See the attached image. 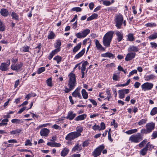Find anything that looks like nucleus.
Returning a JSON list of instances; mask_svg holds the SVG:
<instances>
[{"mask_svg":"<svg viewBox=\"0 0 157 157\" xmlns=\"http://www.w3.org/2000/svg\"><path fill=\"white\" fill-rule=\"evenodd\" d=\"M45 70V68L44 67H41L38 69L37 71V73L39 74L44 72Z\"/></svg>","mask_w":157,"mask_h":157,"instance_id":"09e8293b","label":"nucleus"},{"mask_svg":"<svg viewBox=\"0 0 157 157\" xmlns=\"http://www.w3.org/2000/svg\"><path fill=\"white\" fill-rule=\"evenodd\" d=\"M8 121L9 120L7 119H5L2 120L1 122V126L7 125Z\"/></svg>","mask_w":157,"mask_h":157,"instance_id":"de8ad7c7","label":"nucleus"},{"mask_svg":"<svg viewBox=\"0 0 157 157\" xmlns=\"http://www.w3.org/2000/svg\"><path fill=\"white\" fill-rule=\"evenodd\" d=\"M0 13L1 15L4 17L7 16L9 14L8 10L5 9H2L1 10Z\"/></svg>","mask_w":157,"mask_h":157,"instance_id":"c85d7f7f","label":"nucleus"},{"mask_svg":"<svg viewBox=\"0 0 157 157\" xmlns=\"http://www.w3.org/2000/svg\"><path fill=\"white\" fill-rule=\"evenodd\" d=\"M143 139V135H141L140 133H137L136 135L131 136L129 138V140L131 142L138 143Z\"/></svg>","mask_w":157,"mask_h":157,"instance_id":"f03ea898","label":"nucleus"},{"mask_svg":"<svg viewBox=\"0 0 157 157\" xmlns=\"http://www.w3.org/2000/svg\"><path fill=\"white\" fill-rule=\"evenodd\" d=\"M12 123L16 124H20L23 122V121L21 119H13L11 121Z\"/></svg>","mask_w":157,"mask_h":157,"instance_id":"7c9ffc66","label":"nucleus"},{"mask_svg":"<svg viewBox=\"0 0 157 157\" xmlns=\"http://www.w3.org/2000/svg\"><path fill=\"white\" fill-rule=\"evenodd\" d=\"M81 10V8L79 7H74L71 9V10L74 11L79 12Z\"/></svg>","mask_w":157,"mask_h":157,"instance_id":"680f3d73","label":"nucleus"},{"mask_svg":"<svg viewBox=\"0 0 157 157\" xmlns=\"http://www.w3.org/2000/svg\"><path fill=\"white\" fill-rule=\"evenodd\" d=\"M25 146H31L32 145V143H31L30 141L29 140H27L25 143Z\"/></svg>","mask_w":157,"mask_h":157,"instance_id":"338daca9","label":"nucleus"},{"mask_svg":"<svg viewBox=\"0 0 157 157\" xmlns=\"http://www.w3.org/2000/svg\"><path fill=\"white\" fill-rule=\"evenodd\" d=\"M81 94L83 98L85 99H86L88 98V94L85 89H82V90Z\"/></svg>","mask_w":157,"mask_h":157,"instance_id":"cd10ccee","label":"nucleus"},{"mask_svg":"<svg viewBox=\"0 0 157 157\" xmlns=\"http://www.w3.org/2000/svg\"><path fill=\"white\" fill-rule=\"evenodd\" d=\"M83 131V128L82 127H80L77 129V132H75L77 133L78 134L77 136L78 137L81 136V133Z\"/></svg>","mask_w":157,"mask_h":157,"instance_id":"49530a36","label":"nucleus"},{"mask_svg":"<svg viewBox=\"0 0 157 157\" xmlns=\"http://www.w3.org/2000/svg\"><path fill=\"white\" fill-rule=\"evenodd\" d=\"M138 130L137 129H134L128 130L126 131V133L130 135L136 132Z\"/></svg>","mask_w":157,"mask_h":157,"instance_id":"a19ab883","label":"nucleus"},{"mask_svg":"<svg viewBox=\"0 0 157 157\" xmlns=\"http://www.w3.org/2000/svg\"><path fill=\"white\" fill-rule=\"evenodd\" d=\"M114 32L113 31H109L106 33L104 36V37L107 38L109 39L112 40Z\"/></svg>","mask_w":157,"mask_h":157,"instance_id":"aec40b11","label":"nucleus"},{"mask_svg":"<svg viewBox=\"0 0 157 157\" xmlns=\"http://www.w3.org/2000/svg\"><path fill=\"white\" fill-rule=\"evenodd\" d=\"M153 86V84L151 83L146 82L141 86L142 90L144 91L151 90Z\"/></svg>","mask_w":157,"mask_h":157,"instance_id":"6e6552de","label":"nucleus"},{"mask_svg":"<svg viewBox=\"0 0 157 157\" xmlns=\"http://www.w3.org/2000/svg\"><path fill=\"white\" fill-rule=\"evenodd\" d=\"M92 129L94 130H98L100 131V126L98 125H97L95 124L93 126Z\"/></svg>","mask_w":157,"mask_h":157,"instance_id":"69168bd1","label":"nucleus"},{"mask_svg":"<svg viewBox=\"0 0 157 157\" xmlns=\"http://www.w3.org/2000/svg\"><path fill=\"white\" fill-rule=\"evenodd\" d=\"M61 44V40L59 39H58L56 40V42L54 44V47L56 48H61L60 46Z\"/></svg>","mask_w":157,"mask_h":157,"instance_id":"e433bc0d","label":"nucleus"},{"mask_svg":"<svg viewBox=\"0 0 157 157\" xmlns=\"http://www.w3.org/2000/svg\"><path fill=\"white\" fill-rule=\"evenodd\" d=\"M128 39L130 41H132L135 40L133 34L132 33L129 34L128 36Z\"/></svg>","mask_w":157,"mask_h":157,"instance_id":"37998d69","label":"nucleus"},{"mask_svg":"<svg viewBox=\"0 0 157 157\" xmlns=\"http://www.w3.org/2000/svg\"><path fill=\"white\" fill-rule=\"evenodd\" d=\"M69 150L68 148L66 147L64 148L62 151L61 155L62 157L66 156L69 153Z\"/></svg>","mask_w":157,"mask_h":157,"instance_id":"393cba45","label":"nucleus"},{"mask_svg":"<svg viewBox=\"0 0 157 157\" xmlns=\"http://www.w3.org/2000/svg\"><path fill=\"white\" fill-rule=\"evenodd\" d=\"M86 116L87 115L86 114H82L78 116L75 118V120L77 121L83 120L85 119L86 117Z\"/></svg>","mask_w":157,"mask_h":157,"instance_id":"b1692460","label":"nucleus"},{"mask_svg":"<svg viewBox=\"0 0 157 157\" xmlns=\"http://www.w3.org/2000/svg\"><path fill=\"white\" fill-rule=\"evenodd\" d=\"M151 139H155L157 137V131H154L151 135Z\"/></svg>","mask_w":157,"mask_h":157,"instance_id":"bf43d9fd","label":"nucleus"},{"mask_svg":"<svg viewBox=\"0 0 157 157\" xmlns=\"http://www.w3.org/2000/svg\"><path fill=\"white\" fill-rule=\"evenodd\" d=\"M50 33L48 34V38L49 39H54L55 36V35L54 33L52 31H50Z\"/></svg>","mask_w":157,"mask_h":157,"instance_id":"58836bf2","label":"nucleus"},{"mask_svg":"<svg viewBox=\"0 0 157 157\" xmlns=\"http://www.w3.org/2000/svg\"><path fill=\"white\" fill-rule=\"evenodd\" d=\"M85 51V48L82 49L81 51L79 52L74 57V59H77L81 57L84 54Z\"/></svg>","mask_w":157,"mask_h":157,"instance_id":"4be33fe9","label":"nucleus"},{"mask_svg":"<svg viewBox=\"0 0 157 157\" xmlns=\"http://www.w3.org/2000/svg\"><path fill=\"white\" fill-rule=\"evenodd\" d=\"M116 35L117 36V40L118 42L121 41L123 39V33L118 31L116 32Z\"/></svg>","mask_w":157,"mask_h":157,"instance_id":"6ab92c4d","label":"nucleus"},{"mask_svg":"<svg viewBox=\"0 0 157 157\" xmlns=\"http://www.w3.org/2000/svg\"><path fill=\"white\" fill-rule=\"evenodd\" d=\"M137 70H134L132 71H131L129 75H128V77H130L131 76L133 75L134 74H137Z\"/></svg>","mask_w":157,"mask_h":157,"instance_id":"e2e57ef3","label":"nucleus"},{"mask_svg":"<svg viewBox=\"0 0 157 157\" xmlns=\"http://www.w3.org/2000/svg\"><path fill=\"white\" fill-rule=\"evenodd\" d=\"M100 126L101 128H100V131L103 130L105 129V124L103 122H102L101 123Z\"/></svg>","mask_w":157,"mask_h":157,"instance_id":"0e129e2a","label":"nucleus"},{"mask_svg":"<svg viewBox=\"0 0 157 157\" xmlns=\"http://www.w3.org/2000/svg\"><path fill=\"white\" fill-rule=\"evenodd\" d=\"M81 43L80 42L78 43L76 46L74 47L72 50V52L74 53V54H75L76 52H77L79 50L81 47Z\"/></svg>","mask_w":157,"mask_h":157,"instance_id":"bb28decb","label":"nucleus"},{"mask_svg":"<svg viewBox=\"0 0 157 157\" xmlns=\"http://www.w3.org/2000/svg\"><path fill=\"white\" fill-rule=\"evenodd\" d=\"M76 114L75 113H74L73 111H70L68 112L66 118L71 121L73 120L76 117Z\"/></svg>","mask_w":157,"mask_h":157,"instance_id":"dca6fc26","label":"nucleus"},{"mask_svg":"<svg viewBox=\"0 0 157 157\" xmlns=\"http://www.w3.org/2000/svg\"><path fill=\"white\" fill-rule=\"evenodd\" d=\"M62 57L61 56L57 55L54 58L53 60L56 61L58 64L59 63L62 61Z\"/></svg>","mask_w":157,"mask_h":157,"instance_id":"2f4dec72","label":"nucleus"},{"mask_svg":"<svg viewBox=\"0 0 157 157\" xmlns=\"http://www.w3.org/2000/svg\"><path fill=\"white\" fill-rule=\"evenodd\" d=\"M10 64V59H7L6 63H2L0 65V70L2 71H6L9 69V67Z\"/></svg>","mask_w":157,"mask_h":157,"instance_id":"0eeeda50","label":"nucleus"},{"mask_svg":"<svg viewBox=\"0 0 157 157\" xmlns=\"http://www.w3.org/2000/svg\"><path fill=\"white\" fill-rule=\"evenodd\" d=\"M47 145L51 147H59L61 146V144L60 143L54 142H48L47 144Z\"/></svg>","mask_w":157,"mask_h":157,"instance_id":"5701e85b","label":"nucleus"},{"mask_svg":"<svg viewBox=\"0 0 157 157\" xmlns=\"http://www.w3.org/2000/svg\"><path fill=\"white\" fill-rule=\"evenodd\" d=\"M98 16V14L95 13H94L92 15L89 17L87 19V21H89L91 20L94 19L96 18Z\"/></svg>","mask_w":157,"mask_h":157,"instance_id":"ea45409f","label":"nucleus"},{"mask_svg":"<svg viewBox=\"0 0 157 157\" xmlns=\"http://www.w3.org/2000/svg\"><path fill=\"white\" fill-rule=\"evenodd\" d=\"M150 44L151 48H156L157 47V44L156 43L151 42Z\"/></svg>","mask_w":157,"mask_h":157,"instance_id":"774afa93","label":"nucleus"},{"mask_svg":"<svg viewBox=\"0 0 157 157\" xmlns=\"http://www.w3.org/2000/svg\"><path fill=\"white\" fill-rule=\"evenodd\" d=\"M42 47V45L41 43L38 44V45L35 48V52L37 53H39L40 51L41 48Z\"/></svg>","mask_w":157,"mask_h":157,"instance_id":"4c0bfd02","label":"nucleus"},{"mask_svg":"<svg viewBox=\"0 0 157 157\" xmlns=\"http://www.w3.org/2000/svg\"><path fill=\"white\" fill-rule=\"evenodd\" d=\"M94 41L95 42L96 46L98 49H100L103 51H104L105 50V48L101 44L99 41L98 40H95Z\"/></svg>","mask_w":157,"mask_h":157,"instance_id":"412c9836","label":"nucleus"},{"mask_svg":"<svg viewBox=\"0 0 157 157\" xmlns=\"http://www.w3.org/2000/svg\"><path fill=\"white\" fill-rule=\"evenodd\" d=\"M123 21V16L119 14L115 17V22H116V26L117 29L121 28V26L122 25Z\"/></svg>","mask_w":157,"mask_h":157,"instance_id":"20e7f679","label":"nucleus"},{"mask_svg":"<svg viewBox=\"0 0 157 157\" xmlns=\"http://www.w3.org/2000/svg\"><path fill=\"white\" fill-rule=\"evenodd\" d=\"M155 125V123L153 122L149 123L146 124L145 127L149 132L150 133L154 129Z\"/></svg>","mask_w":157,"mask_h":157,"instance_id":"f8f14e48","label":"nucleus"},{"mask_svg":"<svg viewBox=\"0 0 157 157\" xmlns=\"http://www.w3.org/2000/svg\"><path fill=\"white\" fill-rule=\"evenodd\" d=\"M23 65V63L22 62H20L19 63L16 64H12L10 68L13 71L18 72L21 70V68Z\"/></svg>","mask_w":157,"mask_h":157,"instance_id":"423d86ee","label":"nucleus"},{"mask_svg":"<svg viewBox=\"0 0 157 157\" xmlns=\"http://www.w3.org/2000/svg\"><path fill=\"white\" fill-rule=\"evenodd\" d=\"M90 144L89 141L86 140L84 141L82 143V146L83 147L87 146Z\"/></svg>","mask_w":157,"mask_h":157,"instance_id":"864d4df0","label":"nucleus"},{"mask_svg":"<svg viewBox=\"0 0 157 157\" xmlns=\"http://www.w3.org/2000/svg\"><path fill=\"white\" fill-rule=\"evenodd\" d=\"M69 88H67L66 86L65 87V89L64 90V91L65 93H68L71 91L73 90V89L71 87V88L70 86H68Z\"/></svg>","mask_w":157,"mask_h":157,"instance_id":"6e6d98bb","label":"nucleus"},{"mask_svg":"<svg viewBox=\"0 0 157 157\" xmlns=\"http://www.w3.org/2000/svg\"><path fill=\"white\" fill-rule=\"evenodd\" d=\"M101 56L104 57H108L110 59H113L115 57L114 55L109 52L101 54Z\"/></svg>","mask_w":157,"mask_h":157,"instance_id":"a211bd4d","label":"nucleus"},{"mask_svg":"<svg viewBox=\"0 0 157 157\" xmlns=\"http://www.w3.org/2000/svg\"><path fill=\"white\" fill-rule=\"evenodd\" d=\"M30 47L28 46H23L22 48V51L24 52H29Z\"/></svg>","mask_w":157,"mask_h":157,"instance_id":"8fccbe9b","label":"nucleus"},{"mask_svg":"<svg viewBox=\"0 0 157 157\" xmlns=\"http://www.w3.org/2000/svg\"><path fill=\"white\" fill-rule=\"evenodd\" d=\"M82 149L81 145H79L78 143H77L72 148V151L74 152L77 151L78 152H80Z\"/></svg>","mask_w":157,"mask_h":157,"instance_id":"f3484780","label":"nucleus"},{"mask_svg":"<svg viewBox=\"0 0 157 157\" xmlns=\"http://www.w3.org/2000/svg\"><path fill=\"white\" fill-rule=\"evenodd\" d=\"M147 142V140L145 139L141 142L138 145L139 147L141 148L143 147L146 144Z\"/></svg>","mask_w":157,"mask_h":157,"instance_id":"79ce46f5","label":"nucleus"},{"mask_svg":"<svg viewBox=\"0 0 157 157\" xmlns=\"http://www.w3.org/2000/svg\"><path fill=\"white\" fill-rule=\"evenodd\" d=\"M61 48H56L54 50H53L52 52L55 55L58 52L60 51Z\"/></svg>","mask_w":157,"mask_h":157,"instance_id":"052dcab7","label":"nucleus"},{"mask_svg":"<svg viewBox=\"0 0 157 157\" xmlns=\"http://www.w3.org/2000/svg\"><path fill=\"white\" fill-rule=\"evenodd\" d=\"M155 77V76L153 74L147 75L145 77V79L146 81H149L151 79H154Z\"/></svg>","mask_w":157,"mask_h":157,"instance_id":"c9c22d12","label":"nucleus"},{"mask_svg":"<svg viewBox=\"0 0 157 157\" xmlns=\"http://www.w3.org/2000/svg\"><path fill=\"white\" fill-rule=\"evenodd\" d=\"M11 16L12 18L15 20L18 21L19 20V16L17 13H16L13 12L11 14Z\"/></svg>","mask_w":157,"mask_h":157,"instance_id":"f704fd0d","label":"nucleus"},{"mask_svg":"<svg viewBox=\"0 0 157 157\" xmlns=\"http://www.w3.org/2000/svg\"><path fill=\"white\" fill-rule=\"evenodd\" d=\"M49 133V130L47 128L42 129L40 132V135L42 136H47Z\"/></svg>","mask_w":157,"mask_h":157,"instance_id":"2eb2a0df","label":"nucleus"},{"mask_svg":"<svg viewBox=\"0 0 157 157\" xmlns=\"http://www.w3.org/2000/svg\"><path fill=\"white\" fill-rule=\"evenodd\" d=\"M68 77V86L74 89L77 84L75 75L71 72L69 74Z\"/></svg>","mask_w":157,"mask_h":157,"instance_id":"f257e3e1","label":"nucleus"},{"mask_svg":"<svg viewBox=\"0 0 157 157\" xmlns=\"http://www.w3.org/2000/svg\"><path fill=\"white\" fill-rule=\"evenodd\" d=\"M150 133L148 131L147 129H142L140 131V134H141V135H143V136L144 134H147V133Z\"/></svg>","mask_w":157,"mask_h":157,"instance_id":"5fc2aeb1","label":"nucleus"},{"mask_svg":"<svg viewBox=\"0 0 157 157\" xmlns=\"http://www.w3.org/2000/svg\"><path fill=\"white\" fill-rule=\"evenodd\" d=\"M111 41V40L104 36L103 38V45L105 46L106 48L109 47Z\"/></svg>","mask_w":157,"mask_h":157,"instance_id":"4468645a","label":"nucleus"},{"mask_svg":"<svg viewBox=\"0 0 157 157\" xmlns=\"http://www.w3.org/2000/svg\"><path fill=\"white\" fill-rule=\"evenodd\" d=\"M104 148V145L102 144L96 148L92 153V155L94 157H97L100 155L101 151Z\"/></svg>","mask_w":157,"mask_h":157,"instance_id":"39448f33","label":"nucleus"},{"mask_svg":"<svg viewBox=\"0 0 157 157\" xmlns=\"http://www.w3.org/2000/svg\"><path fill=\"white\" fill-rule=\"evenodd\" d=\"M149 40H153L157 38V33L154 32L152 34L150 35L148 37Z\"/></svg>","mask_w":157,"mask_h":157,"instance_id":"72a5a7b5","label":"nucleus"},{"mask_svg":"<svg viewBox=\"0 0 157 157\" xmlns=\"http://www.w3.org/2000/svg\"><path fill=\"white\" fill-rule=\"evenodd\" d=\"M157 113V107L153 108L150 112V115L151 116H154Z\"/></svg>","mask_w":157,"mask_h":157,"instance_id":"a18cd8bd","label":"nucleus"},{"mask_svg":"<svg viewBox=\"0 0 157 157\" xmlns=\"http://www.w3.org/2000/svg\"><path fill=\"white\" fill-rule=\"evenodd\" d=\"M90 32V30H84L82 33V37L83 38L85 37Z\"/></svg>","mask_w":157,"mask_h":157,"instance_id":"3c124183","label":"nucleus"},{"mask_svg":"<svg viewBox=\"0 0 157 157\" xmlns=\"http://www.w3.org/2000/svg\"><path fill=\"white\" fill-rule=\"evenodd\" d=\"M139 49L137 46H130L128 49V51L129 52H137Z\"/></svg>","mask_w":157,"mask_h":157,"instance_id":"a878e982","label":"nucleus"},{"mask_svg":"<svg viewBox=\"0 0 157 157\" xmlns=\"http://www.w3.org/2000/svg\"><path fill=\"white\" fill-rule=\"evenodd\" d=\"M81 88V87H77L72 93V96L74 97H78L80 99H82V98L80 93V90Z\"/></svg>","mask_w":157,"mask_h":157,"instance_id":"9d476101","label":"nucleus"},{"mask_svg":"<svg viewBox=\"0 0 157 157\" xmlns=\"http://www.w3.org/2000/svg\"><path fill=\"white\" fill-rule=\"evenodd\" d=\"M22 131V129L18 128L17 129H15L12 131L10 132V134L11 135H15L17 134H19L21 133Z\"/></svg>","mask_w":157,"mask_h":157,"instance_id":"c756f323","label":"nucleus"},{"mask_svg":"<svg viewBox=\"0 0 157 157\" xmlns=\"http://www.w3.org/2000/svg\"><path fill=\"white\" fill-rule=\"evenodd\" d=\"M136 55L135 52H129L127 54L125 60L127 61H130L135 58Z\"/></svg>","mask_w":157,"mask_h":157,"instance_id":"ddd939ff","label":"nucleus"},{"mask_svg":"<svg viewBox=\"0 0 157 157\" xmlns=\"http://www.w3.org/2000/svg\"><path fill=\"white\" fill-rule=\"evenodd\" d=\"M147 121V118L142 119L138 122V124L139 125L141 126L145 124Z\"/></svg>","mask_w":157,"mask_h":157,"instance_id":"c03bdc74","label":"nucleus"},{"mask_svg":"<svg viewBox=\"0 0 157 157\" xmlns=\"http://www.w3.org/2000/svg\"><path fill=\"white\" fill-rule=\"evenodd\" d=\"M129 92V90L128 89L119 90L118 92L119 95V98L121 99L124 98V97L125 94H128Z\"/></svg>","mask_w":157,"mask_h":157,"instance_id":"9b49d317","label":"nucleus"},{"mask_svg":"<svg viewBox=\"0 0 157 157\" xmlns=\"http://www.w3.org/2000/svg\"><path fill=\"white\" fill-rule=\"evenodd\" d=\"M78 134L74 132L69 133L66 136L65 139L68 141H71L78 137Z\"/></svg>","mask_w":157,"mask_h":157,"instance_id":"1a4fd4ad","label":"nucleus"},{"mask_svg":"<svg viewBox=\"0 0 157 157\" xmlns=\"http://www.w3.org/2000/svg\"><path fill=\"white\" fill-rule=\"evenodd\" d=\"M48 86H52V79L51 78H49L46 81Z\"/></svg>","mask_w":157,"mask_h":157,"instance_id":"603ef678","label":"nucleus"},{"mask_svg":"<svg viewBox=\"0 0 157 157\" xmlns=\"http://www.w3.org/2000/svg\"><path fill=\"white\" fill-rule=\"evenodd\" d=\"M154 147V146L153 145L148 142L146 144L145 147L141 150L140 152V154L142 155H144L147 154L148 148L149 150L151 151L152 148Z\"/></svg>","mask_w":157,"mask_h":157,"instance_id":"7ed1b4c3","label":"nucleus"},{"mask_svg":"<svg viewBox=\"0 0 157 157\" xmlns=\"http://www.w3.org/2000/svg\"><path fill=\"white\" fill-rule=\"evenodd\" d=\"M36 96V94L35 93H30L27 94L25 97V99H26L27 100H28L31 97H34Z\"/></svg>","mask_w":157,"mask_h":157,"instance_id":"473e14b6","label":"nucleus"},{"mask_svg":"<svg viewBox=\"0 0 157 157\" xmlns=\"http://www.w3.org/2000/svg\"><path fill=\"white\" fill-rule=\"evenodd\" d=\"M113 79L114 81H119L120 80V78L115 74H113Z\"/></svg>","mask_w":157,"mask_h":157,"instance_id":"4d7b16f0","label":"nucleus"},{"mask_svg":"<svg viewBox=\"0 0 157 157\" xmlns=\"http://www.w3.org/2000/svg\"><path fill=\"white\" fill-rule=\"evenodd\" d=\"M147 27H153L156 26V24L155 23H148L145 25Z\"/></svg>","mask_w":157,"mask_h":157,"instance_id":"13d9d810","label":"nucleus"}]
</instances>
